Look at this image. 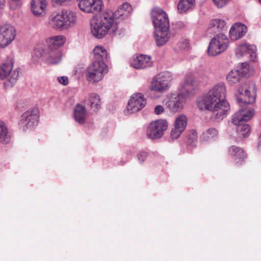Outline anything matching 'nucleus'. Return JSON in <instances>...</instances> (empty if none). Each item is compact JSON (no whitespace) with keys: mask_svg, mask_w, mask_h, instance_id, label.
<instances>
[{"mask_svg":"<svg viewBox=\"0 0 261 261\" xmlns=\"http://www.w3.org/2000/svg\"><path fill=\"white\" fill-rule=\"evenodd\" d=\"M5 5V0H0V9L4 8Z\"/></svg>","mask_w":261,"mask_h":261,"instance_id":"44","label":"nucleus"},{"mask_svg":"<svg viewBox=\"0 0 261 261\" xmlns=\"http://www.w3.org/2000/svg\"><path fill=\"white\" fill-rule=\"evenodd\" d=\"M226 88L223 84L215 85L204 96L197 100V106L201 110H208L213 112L217 121L222 120L229 110V106L225 100Z\"/></svg>","mask_w":261,"mask_h":261,"instance_id":"1","label":"nucleus"},{"mask_svg":"<svg viewBox=\"0 0 261 261\" xmlns=\"http://www.w3.org/2000/svg\"><path fill=\"white\" fill-rule=\"evenodd\" d=\"M247 32L246 27L241 23L234 24L229 30L230 38L232 40H238L245 35Z\"/></svg>","mask_w":261,"mask_h":261,"instance_id":"21","label":"nucleus"},{"mask_svg":"<svg viewBox=\"0 0 261 261\" xmlns=\"http://www.w3.org/2000/svg\"><path fill=\"white\" fill-rule=\"evenodd\" d=\"M107 70V65L103 62H93L87 70L86 76L88 81L95 83L100 81L103 73Z\"/></svg>","mask_w":261,"mask_h":261,"instance_id":"9","label":"nucleus"},{"mask_svg":"<svg viewBox=\"0 0 261 261\" xmlns=\"http://www.w3.org/2000/svg\"><path fill=\"white\" fill-rule=\"evenodd\" d=\"M240 109L232 116V123L237 125V133L241 138H247L250 132V127L244 123L249 120L254 115V111L252 109L243 108Z\"/></svg>","mask_w":261,"mask_h":261,"instance_id":"4","label":"nucleus"},{"mask_svg":"<svg viewBox=\"0 0 261 261\" xmlns=\"http://www.w3.org/2000/svg\"><path fill=\"white\" fill-rule=\"evenodd\" d=\"M132 11L130 5L126 2L121 5L114 13V18L118 22L127 18Z\"/></svg>","mask_w":261,"mask_h":261,"instance_id":"23","label":"nucleus"},{"mask_svg":"<svg viewBox=\"0 0 261 261\" xmlns=\"http://www.w3.org/2000/svg\"><path fill=\"white\" fill-rule=\"evenodd\" d=\"M164 107L161 105H157L154 108V113L159 115L164 112Z\"/></svg>","mask_w":261,"mask_h":261,"instance_id":"41","label":"nucleus"},{"mask_svg":"<svg viewBox=\"0 0 261 261\" xmlns=\"http://www.w3.org/2000/svg\"><path fill=\"white\" fill-rule=\"evenodd\" d=\"M229 152L234 156L236 164H239L240 162L243 161L246 158V154L244 150L239 147L232 146L230 147Z\"/></svg>","mask_w":261,"mask_h":261,"instance_id":"31","label":"nucleus"},{"mask_svg":"<svg viewBox=\"0 0 261 261\" xmlns=\"http://www.w3.org/2000/svg\"><path fill=\"white\" fill-rule=\"evenodd\" d=\"M87 115L85 107L80 104L76 105L74 110L75 120L79 124H83L85 122Z\"/></svg>","mask_w":261,"mask_h":261,"instance_id":"26","label":"nucleus"},{"mask_svg":"<svg viewBox=\"0 0 261 261\" xmlns=\"http://www.w3.org/2000/svg\"><path fill=\"white\" fill-rule=\"evenodd\" d=\"M50 23L52 27L55 29H67L62 11L53 17Z\"/></svg>","mask_w":261,"mask_h":261,"instance_id":"28","label":"nucleus"},{"mask_svg":"<svg viewBox=\"0 0 261 261\" xmlns=\"http://www.w3.org/2000/svg\"><path fill=\"white\" fill-rule=\"evenodd\" d=\"M227 29L224 20L221 19H213L211 20L207 31L210 34L219 33L226 31Z\"/></svg>","mask_w":261,"mask_h":261,"instance_id":"22","label":"nucleus"},{"mask_svg":"<svg viewBox=\"0 0 261 261\" xmlns=\"http://www.w3.org/2000/svg\"><path fill=\"white\" fill-rule=\"evenodd\" d=\"M16 35V31L12 25L5 23L0 25V47H5L11 43Z\"/></svg>","mask_w":261,"mask_h":261,"instance_id":"10","label":"nucleus"},{"mask_svg":"<svg viewBox=\"0 0 261 261\" xmlns=\"http://www.w3.org/2000/svg\"><path fill=\"white\" fill-rule=\"evenodd\" d=\"M187 125V118L184 115H179L175 119L170 136L173 139H177L185 129Z\"/></svg>","mask_w":261,"mask_h":261,"instance_id":"16","label":"nucleus"},{"mask_svg":"<svg viewBox=\"0 0 261 261\" xmlns=\"http://www.w3.org/2000/svg\"><path fill=\"white\" fill-rule=\"evenodd\" d=\"M153 65V62L150 56L145 55H139L134 58L131 62V65L138 69L150 67Z\"/></svg>","mask_w":261,"mask_h":261,"instance_id":"19","label":"nucleus"},{"mask_svg":"<svg viewBox=\"0 0 261 261\" xmlns=\"http://www.w3.org/2000/svg\"><path fill=\"white\" fill-rule=\"evenodd\" d=\"M182 95L172 94L165 102L166 108L173 112H176L182 109L184 99Z\"/></svg>","mask_w":261,"mask_h":261,"instance_id":"18","label":"nucleus"},{"mask_svg":"<svg viewBox=\"0 0 261 261\" xmlns=\"http://www.w3.org/2000/svg\"><path fill=\"white\" fill-rule=\"evenodd\" d=\"M204 139L208 141L210 139L217 138L218 135V132L217 130L215 128H210L206 130L203 133Z\"/></svg>","mask_w":261,"mask_h":261,"instance_id":"35","label":"nucleus"},{"mask_svg":"<svg viewBox=\"0 0 261 261\" xmlns=\"http://www.w3.org/2000/svg\"><path fill=\"white\" fill-rule=\"evenodd\" d=\"M50 43L54 46L60 47L63 45L65 41V38L63 36L58 35L53 36L50 38Z\"/></svg>","mask_w":261,"mask_h":261,"instance_id":"34","label":"nucleus"},{"mask_svg":"<svg viewBox=\"0 0 261 261\" xmlns=\"http://www.w3.org/2000/svg\"><path fill=\"white\" fill-rule=\"evenodd\" d=\"M228 43L226 35L223 33L218 34L211 39L207 48V54L211 56H217L227 48Z\"/></svg>","mask_w":261,"mask_h":261,"instance_id":"6","label":"nucleus"},{"mask_svg":"<svg viewBox=\"0 0 261 261\" xmlns=\"http://www.w3.org/2000/svg\"><path fill=\"white\" fill-rule=\"evenodd\" d=\"M187 136L189 141H191L192 142L196 141L198 138L197 132L193 129L190 130L188 132Z\"/></svg>","mask_w":261,"mask_h":261,"instance_id":"38","label":"nucleus"},{"mask_svg":"<svg viewBox=\"0 0 261 261\" xmlns=\"http://www.w3.org/2000/svg\"><path fill=\"white\" fill-rule=\"evenodd\" d=\"M46 0H32L31 9L36 16H43L46 14Z\"/></svg>","mask_w":261,"mask_h":261,"instance_id":"20","label":"nucleus"},{"mask_svg":"<svg viewBox=\"0 0 261 261\" xmlns=\"http://www.w3.org/2000/svg\"><path fill=\"white\" fill-rule=\"evenodd\" d=\"M168 128V122L165 120H158L151 122L147 130V136L151 139L161 138Z\"/></svg>","mask_w":261,"mask_h":261,"instance_id":"11","label":"nucleus"},{"mask_svg":"<svg viewBox=\"0 0 261 261\" xmlns=\"http://www.w3.org/2000/svg\"><path fill=\"white\" fill-rule=\"evenodd\" d=\"M58 81H59V82L60 84H61L64 86H66L68 84V77L65 76L58 77Z\"/></svg>","mask_w":261,"mask_h":261,"instance_id":"40","label":"nucleus"},{"mask_svg":"<svg viewBox=\"0 0 261 261\" xmlns=\"http://www.w3.org/2000/svg\"><path fill=\"white\" fill-rule=\"evenodd\" d=\"M195 0H180L177 5L178 11L184 13L192 9L195 5Z\"/></svg>","mask_w":261,"mask_h":261,"instance_id":"32","label":"nucleus"},{"mask_svg":"<svg viewBox=\"0 0 261 261\" xmlns=\"http://www.w3.org/2000/svg\"><path fill=\"white\" fill-rule=\"evenodd\" d=\"M85 102L96 113L101 109V101L99 96L96 93L90 94L88 99L85 100Z\"/></svg>","mask_w":261,"mask_h":261,"instance_id":"24","label":"nucleus"},{"mask_svg":"<svg viewBox=\"0 0 261 261\" xmlns=\"http://www.w3.org/2000/svg\"><path fill=\"white\" fill-rule=\"evenodd\" d=\"M230 0H213L215 5L218 8H222L225 6Z\"/></svg>","mask_w":261,"mask_h":261,"instance_id":"39","label":"nucleus"},{"mask_svg":"<svg viewBox=\"0 0 261 261\" xmlns=\"http://www.w3.org/2000/svg\"><path fill=\"white\" fill-rule=\"evenodd\" d=\"M11 135L6 124L0 120V143L7 144L10 141Z\"/></svg>","mask_w":261,"mask_h":261,"instance_id":"29","label":"nucleus"},{"mask_svg":"<svg viewBox=\"0 0 261 261\" xmlns=\"http://www.w3.org/2000/svg\"><path fill=\"white\" fill-rule=\"evenodd\" d=\"M94 61L93 62H103L107 59L108 53L106 49L100 46H96L93 49Z\"/></svg>","mask_w":261,"mask_h":261,"instance_id":"30","label":"nucleus"},{"mask_svg":"<svg viewBox=\"0 0 261 261\" xmlns=\"http://www.w3.org/2000/svg\"><path fill=\"white\" fill-rule=\"evenodd\" d=\"M39 121V111L37 109L29 110L24 112L19 122V128L23 131L33 128Z\"/></svg>","mask_w":261,"mask_h":261,"instance_id":"8","label":"nucleus"},{"mask_svg":"<svg viewBox=\"0 0 261 261\" xmlns=\"http://www.w3.org/2000/svg\"><path fill=\"white\" fill-rule=\"evenodd\" d=\"M42 56V52L39 49H35L33 53V57H36L37 58H39Z\"/></svg>","mask_w":261,"mask_h":261,"instance_id":"43","label":"nucleus"},{"mask_svg":"<svg viewBox=\"0 0 261 261\" xmlns=\"http://www.w3.org/2000/svg\"><path fill=\"white\" fill-rule=\"evenodd\" d=\"M146 103V99L142 93H134L128 102L127 111L129 114L136 113L142 110Z\"/></svg>","mask_w":261,"mask_h":261,"instance_id":"12","label":"nucleus"},{"mask_svg":"<svg viewBox=\"0 0 261 261\" xmlns=\"http://www.w3.org/2000/svg\"><path fill=\"white\" fill-rule=\"evenodd\" d=\"M241 77L238 69H233L228 73L226 79L230 84H235L240 81Z\"/></svg>","mask_w":261,"mask_h":261,"instance_id":"33","label":"nucleus"},{"mask_svg":"<svg viewBox=\"0 0 261 261\" xmlns=\"http://www.w3.org/2000/svg\"><path fill=\"white\" fill-rule=\"evenodd\" d=\"M147 157V153L145 152H141L138 155V160L143 162Z\"/></svg>","mask_w":261,"mask_h":261,"instance_id":"42","label":"nucleus"},{"mask_svg":"<svg viewBox=\"0 0 261 261\" xmlns=\"http://www.w3.org/2000/svg\"><path fill=\"white\" fill-rule=\"evenodd\" d=\"M81 11L86 13L96 14L102 9L101 0H77Z\"/></svg>","mask_w":261,"mask_h":261,"instance_id":"14","label":"nucleus"},{"mask_svg":"<svg viewBox=\"0 0 261 261\" xmlns=\"http://www.w3.org/2000/svg\"><path fill=\"white\" fill-rule=\"evenodd\" d=\"M197 87L198 83L195 77L191 74H188L181 85V94L185 96L194 95L197 89Z\"/></svg>","mask_w":261,"mask_h":261,"instance_id":"15","label":"nucleus"},{"mask_svg":"<svg viewBox=\"0 0 261 261\" xmlns=\"http://www.w3.org/2000/svg\"><path fill=\"white\" fill-rule=\"evenodd\" d=\"M259 3L261 4V0H258Z\"/></svg>","mask_w":261,"mask_h":261,"instance_id":"45","label":"nucleus"},{"mask_svg":"<svg viewBox=\"0 0 261 261\" xmlns=\"http://www.w3.org/2000/svg\"><path fill=\"white\" fill-rule=\"evenodd\" d=\"M62 56V53L59 49L50 48V51L46 55L45 62L48 64H57L61 61Z\"/></svg>","mask_w":261,"mask_h":261,"instance_id":"25","label":"nucleus"},{"mask_svg":"<svg viewBox=\"0 0 261 261\" xmlns=\"http://www.w3.org/2000/svg\"><path fill=\"white\" fill-rule=\"evenodd\" d=\"M238 92L243 96L237 98L239 103L251 104L255 101L256 88L254 85L252 86H248L247 85L242 86L239 88Z\"/></svg>","mask_w":261,"mask_h":261,"instance_id":"13","label":"nucleus"},{"mask_svg":"<svg viewBox=\"0 0 261 261\" xmlns=\"http://www.w3.org/2000/svg\"><path fill=\"white\" fill-rule=\"evenodd\" d=\"M151 17L155 28L154 35L156 45L163 46L167 43L170 36L168 15L162 9L156 8L152 10Z\"/></svg>","mask_w":261,"mask_h":261,"instance_id":"3","label":"nucleus"},{"mask_svg":"<svg viewBox=\"0 0 261 261\" xmlns=\"http://www.w3.org/2000/svg\"><path fill=\"white\" fill-rule=\"evenodd\" d=\"M256 47L254 45L247 43L241 44L236 49V55L238 58L244 56H248V58L252 61L256 59Z\"/></svg>","mask_w":261,"mask_h":261,"instance_id":"17","label":"nucleus"},{"mask_svg":"<svg viewBox=\"0 0 261 261\" xmlns=\"http://www.w3.org/2000/svg\"><path fill=\"white\" fill-rule=\"evenodd\" d=\"M64 21L66 29H69L75 25L77 22L76 13L71 11L63 10Z\"/></svg>","mask_w":261,"mask_h":261,"instance_id":"27","label":"nucleus"},{"mask_svg":"<svg viewBox=\"0 0 261 261\" xmlns=\"http://www.w3.org/2000/svg\"><path fill=\"white\" fill-rule=\"evenodd\" d=\"M172 80V74L166 71L160 73L153 77L149 86V90L156 95L154 98L160 97L162 94L167 91L170 87V83Z\"/></svg>","mask_w":261,"mask_h":261,"instance_id":"5","label":"nucleus"},{"mask_svg":"<svg viewBox=\"0 0 261 261\" xmlns=\"http://www.w3.org/2000/svg\"><path fill=\"white\" fill-rule=\"evenodd\" d=\"M178 48L181 51L187 50L189 48V43L187 40L184 39L178 44Z\"/></svg>","mask_w":261,"mask_h":261,"instance_id":"37","label":"nucleus"},{"mask_svg":"<svg viewBox=\"0 0 261 261\" xmlns=\"http://www.w3.org/2000/svg\"><path fill=\"white\" fill-rule=\"evenodd\" d=\"M250 67L249 64L246 62H244L242 63L239 69L238 70L239 71V73L242 76H248L250 74Z\"/></svg>","mask_w":261,"mask_h":261,"instance_id":"36","label":"nucleus"},{"mask_svg":"<svg viewBox=\"0 0 261 261\" xmlns=\"http://www.w3.org/2000/svg\"><path fill=\"white\" fill-rule=\"evenodd\" d=\"M118 22L114 18V13L111 11L103 12L99 18L94 17L91 20L92 34L98 39L102 38L109 31L113 36H120L124 30L119 29Z\"/></svg>","mask_w":261,"mask_h":261,"instance_id":"2","label":"nucleus"},{"mask_svg":"<svg viewBox=\"0 0 261 261\" xmlns=\"http://www.w3.org/2000/svg\"><path fill=\"white\" fill-rule=\"evenodd\" d=\"M13 62L11 60L3 63L0 66V79L4 80L8 75L9 78L6 84L7 86L12 87L17 81L19 76V68H16L12 71Z\"/></svg>","mask_w":261,"mask_h":261,"instance_id":"7","label":"nucleus"}]
</instances>
